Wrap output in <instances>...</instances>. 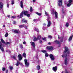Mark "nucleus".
<instances>
[{
    "mask_svg": "<svg viewBox=\"0 0 73 73\" xmlns=\"http://www.w3.org/2000/svg\"><path fill=\"white\" fill-rule=\"evenodd\" d=\"M50 57V58L51 59V60L52 61H54V60H55V58H54V56L52 54H50L49 55Z\"/></svg>",
    "mask_w": 73,
    "mask_h": 73,
    "instance_id": "obj_8",
    "label": "nucleus"
},
{
    "mask_svg": "<svg viewBox=\"0 0 73 73\" xmlns=\"http://www.w3.org/2000/svg\"><path fill=\"white\" fill-rule=\"evenodd\" d=\"M3 7V3L2 2H0V8H2Z\"/></svg>",
    "mask_w": 73,
    "mask_h": 73,
    "instance_id": "obj_17",
    "label": "nucleus"
},
{
    "mask_svg": "<svg viewBox=\"0 0 73 73\" xmlns=\"http://www.w3.org/2000/svg\"><path fill=\"white\" fill-rule=\"evenodd\" d=\"M43 25L44 26H46V24H45V23H44L43 24Z\"/></svg>",
    "mask_w": 73,
    "mask_h": 73,
    "instance_id": "obj_52",
    "label": "nucleus"
},
{
    "mask_svg": "<svg viewBox=\"0 0 73 73\" xmlns=\"http://www.w3.org/2000/svg\"><path fill=\"white\" fill-rule=\"evenodd\" d=\"M58 6H62V0H58Z\"/></svg>",
    "mask_w": 73,
    "mask_h": 73,
    "instance_id": "obj_9",
    "label": "nucleus"
},
{
    "mask_svg": "<svg viewBox=\"0 0 73 73\" xmlns=\"http://www.w3.org/2000/svg\"><path fill=\"white\" fill-rule=\"evenodd\" d=\"M3 27L4 28V27H5V25H3Z\"/></svg>",
    "mask_w": 73,
    "mask_h": 73,
    "instance_id": "obj_59",
    "label": "nucleus"
},
{
    "mask_svg": "<svg viewBox=\"0 0 73 73\" xmlns=\"http://www.w3.org/2000/svg\"><path fill=\"white\" fill-rule=\"evenodd\" d=\"M18 57L19 60V61H21V60L23 59V57L21 56V54H19L18 56Z\"/></svg>",
    "mask_w": 73,
    "mask_h": 73,
    "instance_id": "obj_10",
    "label": "nucleus"
},
{
    "mask_svg": "<svg viewBox=\"0 0 73 73\" xmlns=\"http://www.w3.org/2000/svg\"><path fill=\"white\" fill-rule=\"evenodd\" d=\"M36 32H39V31L38 30V29H37V30H36Z\"/></svg>",
    "mask_w": 73,
    "mask_h": 73,
    "instance_id": "obj_53",
    "label": "nucleus"
},
{
    "mask_svg": "<svg viewBox=\"0 0 73 73\" xmlns=\"http://www.w3.org/2000/svg\"><path fill=\"white\" fill-rule=\"evenodd\" d=\"M33 2H35L36 1V0H33Z\"/></svg>",
    "mask_w": 73,
    "mask_h": 73,
    "instance_id": "obj_57",
    "label": "nucleus"
},
{
    "mask_svg": "<svg viewBox=\"0 0 73 73\" xmlns=\"http://www.w3.org/2000/svg\"><path fill=\"white\" fill-rule=\"evenodd\" d=\"M48 38H52V36L49 35L48 36Z\"/></svg>",
    "mask_w": 73,
    "mask_h": 73,
    "instance_id": "obj_29",
    "label": "nucleus"
},
{
    "mask_svg": "<svg viewBox=\"0 0 73 73\" xmlns=\"http://www.w3.org/2000/svg\"><path fill=\"white\" fill-rule=\"evenodd\" d=\"M27 17H30V14H27Z\"/></svg>",
    "mask_w": 73,
    "mask_h": 73,
    "instance_id": "obj_41",
    "label": "nucleus"
},
{
    "mask_svg": "<svg viewBox=\"0 0 73 73\" xmlns=\"http://www.w3.org/2000/svg\"><path fill=\"white\" fill-rule=\"evenodd\" d=\"M7 7L8 8H9V3H7Z\"/></svg>",
    "mask_w": 73,
    "mask_h": 73,
    "instance_id": "obj_44",
    "label": "nucleus"
},
{
    "mask_svg": "<svg viewBox=\"0 0 73 73\" xmlns=\"http://www.w3.org/2000/svg\"><path fill=\"white\" fill-rule=\"evenodd\" d=\"M28 11H23L20 14V19H21V18L23 17V15H24L25 16H27V14H28Z\"/></svg>",
    "mask_w": 73,
    "mask_h": 73,
    "instance_id": "obj_2",
    "label": "nucleus"
},
{
    "mask_svg": "<svg viewBox=\"0 0 73 73\" xmlns=\"http://www.w3.org/2000/svg\"><path fill=\"white\" fill-rule=\"evenodd\" d=\"M20 64V61H17V63L15 65H16V66H19Z\"/></svg>",
    "mask_w": 73,
    "mask_h": 73,
    "instance_id": "obj_15",
    "label": "nucleus"
},
{
    "mask_svg": "<svg viewBox=\"0 0 73 73\" xmlns=\"http://www.w3.org/2000/svg\"><path fill=\"white\" fill-rule=\"evenodd\" d=\"M72 36V37H73V35H71Z\"/></svg>",
    "mask_w": 73,
    "mask_h": 73,
    "instance_id": "obj_63",
    "label": "nucleus"
},
{
    "mask_svg": "<svg viewBox=\"0 0 73 73\" xmlns=\"http://www.w3.org/2000/svg\"><path fill=\"white\" fill-rule=\"evenodd\" d=\"M30 12H32V11H33V9L32 8V7H30Z\"/></svg>",
    "mask_w": 73,
    "mask_h": 73,
    "instance_id": "obj_35",
    "label": "nucleus"
},
{
    "mask_svg": "<svg viewBox=\"0 0 73 73\" xmlns=\"http://www.w3.org/2000/svg\"><path fill=\"white\" fill-rule=\"evenodd\" d=\"M13 68L12 66H11L10 67V69H11V70H13Z\"/></svg>",
    "mask_w": 73,
    "mask_h": 73,
    "instance_id": "obj_38",
    "label": "nucleus"
},
{
    "mask_svg": "<svg viewBox=\"0 0 73 73\" xmlns=\"http://www.w3.org/2000/svg\"><path fill=\"white\" fill-rule=\"evenodd\" d=\"M46 49H47L48 50H53V47H52V46H47L46 47Z\"/></svg>",
    "mask_w": 73,
    "mask_h": 73,
    "instance_id": "obj_11",
    "label": "nucleus"
},
{
    "mask_svg": "<svg viewBox=\"0 0 73 73\" xmlns=\"http://www.w3.org/2000/svg\"><path fill=\"white\" fill-rule=\"evenodd\" d=\"M13 59H14V60H16V57H15V56H13Z\"/></svg>",
    "mask_w": 73,
    "mask_h": 73,
    "instance_id": "obj_46",
    "label": "nucleus"
},
{
    "mask_svg": "<svg viewBox=\"0 0 73 73\" xmlns=\"http://www.w3.org/2000/svg\"><path fill=\"white\" fill-rule=\"evenodd\" d=\"M23 56L25 58H26V56H27V55H26V54L24 52L23 54Z\"/></svg>",
    "mask_w": 73,
    "mask_h": 73,
    "instance_id": "obj_24",
    "label": "nucleus"
},
{
    "mask_svg": "<svg viewBox=\"0 0 73 73\" xmlns=\"http://www.w3.org/2000/svg\"><path fill=\"white\" fill-rule=\"evenodd\" d=\"M36 20L37 19H34L33 21H36Z\"/></svg>",
    "mask_w": 73,
    "mask_h": 73,
    "instance_id": "obj_55",
    "label": "nucleus"
},
{
    "mask_svg": "<svg viewBox=\"0 0 73 73\" xmlns=\"http://www.w3.org/2000/svg\"><path fill=\"white\" fill-rule=\"evenodd\" d=\"M19 27L21 28H24V25H21L19 26Z\"/></svg>",
    "mask_w": 73,
    "mask_h": 73,
    "instance_id": "obj_22",
    "label": "nucleus"
},
{
    "mask_svg": "<svg viewBox=\"0 0 73 73\" xmlns=\"http://www.w3.org/2000/svg\"><path fill=\"white\" fill-rule=\"evenodd\" d=\"M45 14L46 16H49V15H48V13H47L45 11Z\"/></svg>",
    "mask_w": 73,
    "mask_h": 73,
    "instance_id": "obj_37",
    "label": "nucleus"
},
{
    "mask_svg": "<svg viewBox=\"0 0 73 73\" xmlns=\"http://www.w3.org/2000/svg\"><path fill=\"white\" fill-rule=\"evenodd\" d=\"M69 23H67L66 24L65 26L66 27H69Z\"/></svg>",
    "mask_w": 73,
    "mask_h": 73,
    "instance_id": "obj_33",
    "label": "nucleus"
},
{
    "mask_svg": "<svg viewBox=\"0 0 73 73\" xmlns=\"http://www.w3.org/2000/svg\"><path fill=\"white\" fill-rule=\"evenodd\" d=\"M2 70L3 71H5V67H3L2 68Z\"/></svg>",
    "mask_w": 73,
    "mask_h": 73,
    "instance_id": "obj_42",
    "label": "nucleus"
},
{
    "mask_svg": "<svg viewBox=\"0 0 73 73\" xmlns=\"http://www.w3.org/2000/svg\"><path fill=\"white\" fill-rule=\"evenodd\" d=\"M25 61V64L26 65V67H28L29 65V62H28V60L27 59H25L24 60Z\"/></svg>",
    "mask_w": 73,
    "mask_h": 73,
    "instance_id": "obj_6",
    "label": "nucleus"
},
{
    "mask_svg": "<svg viewBox=\"0 0 73 73\" xmlns=\"http://www.w3.org/2000/svg\"><path fill=\"white\" fill-rule=\"evenodd\" d=\"M48 45H50V44H51V43L50 42H49L48 43Z\"/></svg>",
    "mask_w": 73,
    "mask_h": 73,
    "instance_id": "obj_56",
    "label": "nucleus"
},
{
    "mask_svg": "<svg viewBox=\"0 0 73 73\" xmlns=\"http://www.w3.org/2000/svg\"><path fill=\"white\" fill-rule=\"evenodd\" d=\"M45 56L46 57H48V56H49V54H48V53H46L45 54Z\"/></svg>",
    "mask_w": 73,
    "mask_h": 73,
    "instance_id": "obj_36",
    "label": "nucleus"
},
{
    "mask_svg": "<svg viewBox=\"0 0 73 73\" xmlns=\"http://www.w3.org/2000/svg\"><path fill=\"white\" fill-rule=\"evenodd\" d=\"M19 30H15L14 31V32L15 33H19Z\"/></svg>",
    "mask_w": 73,
    "mask_h": 73,
    "instance_id": "obj_16",
    "label": "nucleus"
},
{
    "mask_svg": "<svg viewBox=\"0 0 73 73\" xmlns=\"http://www.w3.org/2000/svg\"><path fill=\"white\" fill-rule=\"evenodd\" d=\"M8 35H9V34H8V33H6L5 35V37H7L8 36Z\"/></svg>",
    "mask_w": 73,
    "mask_h": 73,
    "instance_id": "obj_26",
    "label": "nucleus"
},
{
    "mask_svg": "<svg viewBox=\"0 0 73 73\" xmlns=\"http://www.w3.org/2000/svg\"><path fill=\"white\" fill-rule=\"evenodd\" d=\"M13 23L14 24H16V21H14L13 22Z\"/></svg>",
    "mask_w": 73,
    "mask_h": 73,
    "instance_id": "obj_48",
    "label": "nucleus"
},
{
    "mask_svg": "<svg viewBox=\"0 0 73 73\" xmlns=\"http://www.w3.org/2000/svg\"><path fill=\"white\" fill-rule=\"evenodd\" d=\"M0 49L2 52H4V47L2 46V43L1 42H0Z\"/></svg>",
    "mask_w": 73,
    "mask_h": 73,
    "instance_id": "obj_7",
    "label": "nucleus"
},
{
    "mask_svg": "<svg viewBox=\"0 0 73 73\" xmlns=\"http://www.w3.org/2000/svg\"><path fill=\"white\" fill-rule=\"evenodd\" d=\"M42 41L41 40H40L39 41V42L40 44H42Z\"/></svg>",
    "mask_w": 73,
    "mask_h": 73,
    "instance_id": "obj_43",
    "label": "nucleus"
},
{
    "mask_svg": "<svg viewBox=\"0 0 73 73\" xmlns=\"http://www.w3.org/2000/svg\"><path fill=\"white\" fill-rule=\"evenodd\" d=\"M58 39H60V37H59V35H58Z\"/></svg>",
    "mask_w": 73,
    "mask_h": 73,
    "instance_id": "obj_58",
    "label": "nucleus"
},
{
    "mask_svg": "<svg viewBox=\"0 0 73 73\" xmlns=\"http://www.w3.org/2000/svg\"><path fill=\"white\" fill-rule=\"evenodd\" d=\"M52 70H53V71H54L55 72H56L57 70V66L53 67L52 68Z\"/></svg>",
    "mask_w": 73,
    "mask_h": 73,
    "instance_id": "obj_12",
    "label": "nucleus"
},
{
    "mask_svg": "<svg viewBox=\"0 0 73 73\" xmlns=\"http://www.w3.org/2000/svg\"><path fill=\"white\" fill-rule=\"evenodd\" d=\"M42 39L44 40V41H46V37L42 38Z\"/></svg>",
    "mask_w": 73,
    "mask_h": 73,
    "instance_id": "obj_32",
    "label": "nucleus"
},
{
    "mask_svg": "<svg viewBox=\"0 0 73 73\" xmlns=\"http://www.w3.org/2000/svg\"><path fill=\"white\" fill-rule=\"evenodd\" d=\"M8 70H7L6 71V73H8Z\"/></svg>",
    "mask_w": 73,
    "mask_h": 73,
    "instance_id": "obj_50",
    "label": "nucleus"
},
{
    "mask_svg": "<svg viewBox=\"0 0 73 73\" xmlns=\"http://www.w3.org/2000/svg\"><path fill=\"white\" fill-rule=\"evenodd\" d=\"M54 42H55L56 44H60V42L57 40H55L54 41Z\"/></svg>",
    "mask_w": 73,
    "mask_h": 73,
    "instance_id": "obj_18",
    "label": "nucleus"
},
{
    "mask_svg": "<svg viewBox=\"0 0 73 73\" xmlns=\"http://www.w3.org/2000/svg\"><path fill=\"white\" fill-rule=\"evenodd\" d=\"M7 16L8 17H10V16L9 15H8Z\"/></svg>",
    "mask_w": 73,
    "mask_h": 73,
    "instance_id": "obj_62",
    "label": "nucleus"
},
{
    "mask_svg": "<svg viewBox=\"0 0 73 73\" xmlns=\"http://www.w3.org/2000/svg\"><path fill=\"white\" fill-rule=\"evenodd\" d=\"M48 17V18L47 19V20L48 21V24L47 25V27H49L50 26V25H51V22L49 20V19L50 18V16L49 15H48L47 16Z\"/></svg>",
    "mask_w": 73,
    "mask_h": 73,
    "instance_id": "obj_4",
    "label": "nucleus"
},
{
    "mask_svg": "<svg viewBox=\"0 0 73 73\" xmlns=\"http://www.w3.org/2000/svg\"><path fill=\"white\" fill-rule=\"evenodd\" d=\"M61 45V44H59V46H58V47H60V45Z\"/></svg>",
    "mask_w": 73,
    "mask_h": 73,
    "instance_id": "obj_60",
    "label": "nucleus"
},
{
    "mask_svg": "<svg viewBox=\"0 0 73 73\" xmlns=\"http://www.w3.org/2000/svg\"><path fill=\"white\" fill-rule=\"evenodd\" d=\"M41 37V36L40 35H39L36 38V37H35L34 38V41H38L39 40H40Z\"/></svg>",
    "mask_w": 73,
    "mask_h": 73,
    "instance_id": "obj_5",
    "label": "nucleus"
},
{
    "mask_svg": "<svg viewBox=\"0 0 73 73\" xmlns=\"http://www.w3.org/2000/svg\"><path fill=\"white\" fill-rule=\"evenodd\" d=\"M14 3L15 2L14 1H11V4H14Z\"/></svg>",
    "mask_w": 73,
    "mask_h": 73,
    "instance_id": "obj_40",
    "label": "nucleus"
},
{
    "mask_svg": "<svg viewBox=\"0 0 73 73\" xmlns=\"http://www.w3.org/2000/svg\"><path fill=\"white\" fill-rule=\"evenodd\" d=\"M1 40L2 43H3V44H5V41L4 40H3V39H1Z\"/></svg>",
    "mask_w": 73,
    "mask_h": 73,
    "instance_id": "obj_28",
    "label": "nucleus"
},
{
    "mask_svg": "<svg viewBox=\"0 0 73 73\" xmlns=\"http://www.w3.org/2000/svg\"><path fill=\"white\" fill-rule=\"evenodd\" d=\"M11 43L10 42H5V45H8V44H10Z\"/></svg>",
    "mask_w": 73,
    "mask_h": 73,
    "instance_id": "obj_34",
    "label": "nucleus"
},
{
    "mask_svg": "<svg viewBox=\"0 0 73 73\" xmlns=\"http://www.w3.org/2000/svg\"><path fill=\"white\" fill-rule=\"evenodd\" d=\"M22 23H28V21L25 20V19H23L21 20Z\"/></svg>",
    "mask_w": 73,
    "mask_h": 73,
    "instance_id": "obj_13",
    "label": "nucleus"
},
{
    "mask_svg": "<svg viewBox=\"0 0 73 73\" xmlns=\"http://www.w3.org/2000/svg\"><path fill=\"white\" fill-rule=\"evenodd\" d=\"M68 3H70V4H73L72 3H73V0H69L68 1Z\"/></svg>",
    "mask_w": 73,
    "mask_h": 73,
    "instance_id": "obj_25",
    "label": "nucleus"
},
{
    "mask_svg": "<svg viewBox=\"0 0 73 73\" xmlns=\"http://www.w3.org/2000/svg\"><path fill=\"white\" fill-rule=\"evenodd\" d=\"M30 43L32 46H33L34 48H35V46H36V44H35V42H31Z\"/></svg>",
    "mask_w": 73,
    "mask_h": 73,
    "instance_id": "obj_14",
    "label": "nucleus"
},
{
    "mask_svg": "<svg viewBox=\"0 0 73 73\" xmlns=\"http://www.w3.org/2000/svg\"><path fill=\"white\" fill-rule=\"evenodd\" d=\"M20 15H18L17 16V17H20Z\"/></svg>",
    "mask_w": 73,
    "mask_h": 73,
    "instance_id": "obj_61",
    "label": "nucleus"
},
{
    "mask_svg": "<svg viewBox=\"0 0 73 73\" xmlns=\"http://www.w3.org/2000/svg\"><path fill=\"white\" fill-rule=\"evenodd\" d=\"M64 48L65 50L63 52V54H64L62 55V57L63 58H64L65 57H66L64 62L65 64L67 65L68 64L67 58H66V57H67L68 56L67 54H69V53H70V50H69V48L67 47L66 46L64 47Z\"/></svg>",
    "mask_w": 73,
    "mask_h": 73,
    "instance_id": "obj_1",
    "label": "nucleus"
},
{
    "mask_svg": "<svg viewBox=\"0 0 73 73\" xmlns=\"http://www.w3.org/2000/svg\"><path fill=\"white\" fill-rule=\"evenodd\" d=\"M72 5V4L69 3L67 5V7H70V5Z\"/></svg>",
    "mask_w": 73,
    "mask_h": 73,
    "instance_id": "obj_30",
    "label": "nucleus"
},
{
    "mask_svg": "<svg viewBox=\"0 0 73 73\" xmlns=\"http://www.w3.org/2000/svg\"><path fill=\"white\" fill-rule=\"evenodd\" d=\"M37 29H38L37 28H35V29H34V31H36L37 30Z\"/></svg>",
    "mask_w": 73,
    "mask_h": 73,
    "instance_id": "obj_51",
    "label": "nucleus"
},
{
    "mask_svg": "<svg viewBox=\"0 0 73 73\" xmlns=\"http://www.w3.org/2000/svg\"><path fill=\"white\" fill-rule=\"evenodd\" d=\"M36 15H38V16H41V13H39L38 12H36Z\"/></svg>",
    "mask_w": 73,
    "mask_h": 73,
    "instance_id": "obj_27",
    "label": "nucleus"
},
{
    "mask_svg": "<svg viewBox=\"0 0 73 73\" xmlns=\"http://www.w3.org/2000/svg\"><path fill=\"white\" fill-rule=\"evenodd\" d=\"M62 12L63 14H65V11H64V9H62Z\"/></svg>",
    "mask_w": 73,
    "mask_h": 73,
    "instance_id": "obj_45",
    "label": "nucleus"
},
{
    "mask_svg": "<svg viewBox=\"0 0 73 73\" xmlns=\"http://www.w3.org/2000/svg\"><path fill=\"white\" fill-rule=\"evenodd\" d=\"M65 73H69L68 72V71H67V70L66 69L65 71Z\"/></svg>",
    "mask_w": 73,
    "mask_h": 73,
    "instance_id": "obj_49",
    "label": "nucleus"
},
{
    "mask_svg": "<svg viewBox=\"0 0 73 73\" xmlns=\"http://www.w3.org/2000/svg\"><path fill=\"white\" fill-rule=\"evenodd\" d=\"M23 44H26V42H25L24 41L23 42Z\"/></svg>",
    "mask_w": 73,
    "mask_h": 73,
    "instance_id": "obj_54",
    "label": "nucleus"
},
{
    "mask_svg": "<svg viewBox=\"0 0 73 73\" xmlns=\"http://www.w3.org/2000/svg\"><path fill=\"white\" fill-rule=\"evenodd\" d=\"M62 41H63V40H61V42H62Z\"/></svg>",
    "mask_w": 73,
    "mask_h": 73,
    "instance_id": "obj_64",
    "label": "nucleus"
},
{
    "mask_svg": "<svg viewBox=\"0 0 73 73\" xmlns=\"http://www.w3.org/2000/svg\"><path fill=\"white\" fill-rule=\"evenodd\" d=\"M42 52V53H45L46 54V50H42L41 51Z\"/></svg>",
    "mask_w": 73,
    "mask_h": 73,
    "instance_id": "obj_31",
    "label": "nucleus"
},
{
    "mask_svg": "<svg viewBox=\"0 0 73 73\" xmlns=\"http://www.w3.org/2000/svg\"><path fill=\"white\" fill-rule=\"evenodd\" d=\"M16 17L15 16H13L11 17V18L12 19H14V18H16Z\"/></svg>",
    "mask_w": 73,
    "mask_h": 73,
    "instance_id": "obj_39",
    "label": "nucleus"
},
{
    "mask_svg": "<svg viewBox=\"0 0 73 73\" xmlns=\"http://www.w3.org/2000/svg\"><path fill=\"white\" fill-rule=\"evenodd\" d=\"M51 14L52 15H54L55 14V18L57 19L58 18V13L56 11H54V10H52L51 12Z\"/></svg>",
    "mask_w": 73,
    "mask_h": 73,
    "instance_id": "obj_3",
    "label": "nucleus"
},
{
    "mask_svg": "<svg viewBox=\"0 0 73 73\" xmlns=\"http://www.w3.org/2000/svg\"><path fill=\"white\" fill-rule=\"evenodd\" d=\"M20 6L22 8H23V1H21L20 2Z\"/></svg>",
    "mask_w": 73,
    "mask_h": 73,
    "instance_id": "obj_19",
    "label": "nucleus"
},
{
    "mask_svg": "<svg viewBox=\"0 0 73 73\" xmlns=\"http://www.w3.org/2000/svg\"><path fill=\"white\" fill-rule=\"evenodd\" d=\"M72 36H70V37H69L68 40L69 42H70V41L72 40Z\"/></svg>",
    "mask_w": 73,
    "mask_h": 73,
    "instance_id": "obj_20",
    "label": "nucleus"
},
{
    "mask_svg": "<svg viewBox=\"0 0 73 73\" xmlns=\"http://www.w3.org/2000/svg\"><path fill=\"white\" fill-rule=\"evenodd\" d=\"M19 46L20 48L22 49H23V45H22V44H19Z\"/></svg>",
    "mask_w": 73,
    "mask_h": 73,
    "instance_id": "obj_23",
    "label": "nucleus"
},
{
    "mask_svg": "<svg viewBox=\"0 0 73 73\" xmlns=\"http://www.w3.org/2000/svg\"><path fill=\"white\" fill-rule=\"evenodd\" d=\"M24 28L25 29H28V28H27V27L26 26H25L24 27Z\"/></svg>",
    "mask_w": 73,
    "mask_h": 73,
    "instance_id": "obj_47",
    "label": "nucleus"
},
{
    "mask_svg": "<svg viewBox=\"0 0 73 73\" xmlns=\"http://www.w3.org/2000/svg\"><path fill=\"white\" fill-rule=\"evenodd\" d=\"M40 69V66L39 65H37L36 66V69L38 70H39Z\"/></svg>",
    "mask_w": 73,
    "mask_h": 73,
    "instance_id": "obj_21",
    "label": "nucleus"
}]
</instances>
